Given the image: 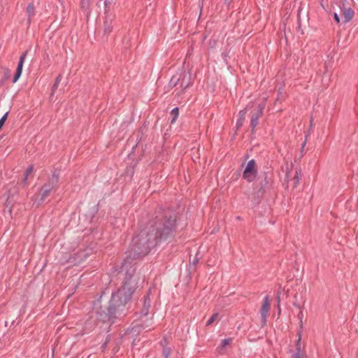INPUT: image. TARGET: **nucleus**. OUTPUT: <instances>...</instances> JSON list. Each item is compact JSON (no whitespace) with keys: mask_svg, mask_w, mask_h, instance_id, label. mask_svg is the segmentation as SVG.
<instances>
[{"mask_svg":"<svg viewBox=\"0 0 358 358\" xmlns=\"http://www.w3.org/2000/svg\"><path fill=\"white\" fill-rule=\"evenodd\" d=\"M176 224V218L170 217L164 223L155 228L150 227L143 229L133 239L134 252L139 256H144L157 243V240L166 241L171 236Z\"/></svg>","mask_w":358,"mask_h":358,"instance_id":"f257e3e1","label":"nucleus"},{"mask_svg":"<svg viewBox=\"0 0 358 358\" xmlns=\"http://www.w3.org/2000/svg\"><path fill=\"white\" fill-rule=\"evenodd\" d=\"M133 273L134 270L132 269L131 273H127L122 287L115 294L113 295L112 301L113 303H119L118 305H124L130 300L138 283V277L134 275Z\"/></svg>","mask_w":358,"mask_h":358,"instance_id":"f03ea898","label":"nucleus"},{"mask_svg":"<svg viewBox=\"0 0 358 358\" xmlns=\"http://www.w3.org/2000/svg\"><path fill=\"white\" fill-rule=\"evenodd\" d=\"M59 182V178L57 176L54 175L49 182L44 185L40 192L41 199L38 201V205H40L43 202L45 198H47L52 190H53L57 186Z\"/></svg>","mask_w":358,"mask_h":358,"instance_id":"7ed1b4c3","label":"nucleus"},{"mask_svg":"<svg viewBox=\"0 0 358 358\" xmlns=\"http://www.w3.org/2000/svg\"><path fill=\"white\" fill-rule=\"evenodd\" d=\"M257 169L254 159L249 161L243 171V177L248 182H252L257 176Z\"/></svg>","mask_w":358,"mask_h":358,"instance_id":"20e7f679","label":"nucleus"},{"mask_svg":"<svg viewBox=\"0 0 358 358\" xmlns=\"http://www.w3.org/2000/svg\"><path fill=\"white\" fill-rule=\"evenodd\" d=\"M270 309V302L268 296L264 297L262 306L261 308L260 313L264 324L266 322V320L268 315Z\"/></svg>","mask_w":358,"mask_h":358,"instance_id":"39448f33","label":"nucleus"},{"mask_svg":"<svg viewBox=\"0 0 358 358\" xmlns=\"http://www.w3.org/2000/svg\"><path fill=\"white\" fill-rule=\"evenodd\" d=\"M27 53V51H26L24 53H23L22 55L20 58V61H19V63H18V65L17 67L16 73L13 78V83H16L22 74L23 64L25 61V57H26Z\"/></svg>","mask_w":358,"mask_h":358,"instance_id":"423d86ee","label":"nucleus"},{"mask_svg":"<svg viewBox=\"0 0 358 358\" xmlns=\"http://www.w3.org/2000/svg\"><path fill=\"white\" fill-rule=\"evenodd\" d=\"M343 15L345 19V22H348L352 19L355 15V12L351 8H345L343 10Z\"/></svg>","mask_w":358,"mask_h":358,"instance_id":"0eeeda50","label":"nucleus"},{"mask_svg":"<svg viewBox=\"0 0 358 358\" xmlns=\"http://www.w3.org/2000/svg\"><path fill=\"white\" fill-rule=\"evenodd\" d=\"M27 13L28 15L29 20H30V19L33 17L36 13L34 3H31L28 5L27 8Z\"/></svg>","mask_w":358,"mask_h":358,"instance_id":"6e6552de","label":"nucleus"},{"mask_svg":"<svg viewBox=\"0 0 358 358\" xmlns=\"http://www.w3.org/2000/svg\"><path fill=\"white\" fill-rule=\"evenodd\" d=\"M300 339H301V337L299 336V339H298V343L296 344L297 352L294 355V358H306V355L301 351L300 344H299Z\"/></svg>","mask_w":358,"mask_h":358,"instance_id":"1a4fd4ad","label":"nucleus"},{"mask_svg":"<svg viewBox=\"0 0 358 358\" xmlns=\"http://www.w3.org/2000/svg\"><path fill=\"white\" fill-rule=\"evenodd\" d=\"M171 115L173 117L171 123L173 124L176 121V120H177V118L178 117V115H179V110H178V108H173L171 110Z\"/></svg>","mask_w":358,"mask_h":358,"instance_id":"9d476101","label":"nucleus"},{"mask_svg":"<svg viewBox=\"0 0 358 358\" xmlns=\"http://www.w3.org/2000/svg\"><path fill=\"white\" fill-rule=\"evenodd\" d=\"M260 116H261V115L258 114V113H256L252 115V120H251V126L253 128H255L257 125L258 120H259V118L260 117Z\"/></svg>","mask_w":358,"mask_h":358,"instance_id":"9b49d317","label":"nucleus"},{"mask_svg":"<svg viewBox=\"0 0 358 358\" xmlns=\"http://www.w3.org/2000/svg\"><path fill=\"white\" fill-rule=\"evenodd\" d=\"M62 75H59V76L56 78V79H55V83H54V85H53V87H52V94H53L55 92L56 90L57 89V87H58V86H59V83H60V82H61V80H62Z\"/></svg>","mask_w":358,"mask_h":358,"instance_id":"f8f14e48","label":"nucleus"},{"mask_svg":"<svg viewBox=\"0 0 358 358\" xmlns=\"http://www.w3.org/2000/svg\"><path fill=\"white\" fill-rule=\"evenodd\" d=\"M34 168L32 166H29L26 171L24 172V178L23 179V182H26L27 180L28 179L29 176H30L33 172Z\"/></svg>","mask_w":358,"mask_h":358,"instance_id":"ddd939ff","label":"nucleus"},{"mask_svg":"<svg viewBox=\"0 0 358 358\" xmlns=\"http://www.w3.org/2000/svg\"><path fill=\"white\" fill-rule=\"evenodd\" d=\"M218 316H219V315L217 313H214L211 316V317L207 321L206 325L209 326V325L212 324L215 320H217L218 319Z\"/></svg>","mask_w":358,"mask_h":358,"instance_id":"4468645a","label":"nucleus"},{"mask_svg":"<svg viewBox=\"0 0 358 358\" xmlns=\"http://www.w3.org/2000/svg\"><path fill=\"white\" fill-rule=\"evenodd\" d=\"M300 180H301V175L298 171H296V173L294 177V187H296L298 185Z\"/></svg>","mask_w":358,"mask_h":358,"instance_id":"2eb2a0df","label":"nucleus"},{"mask_svg":"<svg viewBox=\"0 0 358 358\" xmlns=\"http://www.w3.org/2000/svg\"><path fill=\"white\" fill-rule=\"evenodd\" d=\"M231 338L224 339L223 341H222L220 346L219 348L223 349L227 345H229L231 343Z\"/></svg>","mask_w":358,"mask_h":358,"instance_id":"dca6fc26","label":"nucleus"},{"mask_svg":"<svg viewBox=\"0 0 358 358\" xmlns=\"http://www.w3.org/2000/svg\"><path fill=\"white\" fill-rule=\"evenodd\" d=\"M245 114H246V110H243L239 112L240 119H239V120L238 122V125L241 124V121L245 117Z\"/></svg>","mask_w":358,"mask_h":358,"instance_id":"f3484780","label":"nucleus"},{"mask_svg":"<svg viewBox=\"0 0 358 358\" xmlns=\"http://www.w3.org/2000/svg\"><path fill=\"white\" fill-rule=\"evenodd\" d=\"M7 117H8V113H6V114H4V115L1 118L0 120V129L2 128V127L3 126L6 119H7Z\"/></svg>","mask_w":358,"mask_h":358,"instance_id":"a211bd4d","label":"nucleus"},{"mask_svg":"<svg viewBox=\"0 0 358 358\" xmlns=\"http://www.w3.org/2000/svg\"><path fill=\"white\" fill-rule=\"evenodd\" d=\"M303 311H302L301 308H300L299 313V314H298V318H299V322H300V326H301V327H302V320H303Z\"/></svg>","mask_w":358,"mask_h":358,"instance_id":"6ab92c4d","label":"nucleus"},{"mask_svg":"<svg viewBox=\"0 0 358 358\" xmlns=\"http://www.w3.org/2000/svg\"><path fill=\"white\" fill-rule=\"evenodd\" d=\"M171 349L169 348H164V355L165 358H168L169 355L171 354Z\"/></svg>","mask_w":358,"mask_h":358,"instance_id":"aec40b11","label":"nucleus"},{"mask_svg":"<svg viewBox=\"0 0 358 358\" xmlns=\"http://www.w3.org/2000/svg\"><path fill=\"white\" fill-rule=\"evenodd\" d=\"M264 108V104L259 105V112L257 113L260 114L262 115Z\"/></svg>","mask_w":358,"mask_h":358,"instance_id":"412c9836","label":"nucleus"},{"mask_svg":"<svg viewBox=\"0 0 358 358\" xmlns=\"http://www.w3.org/2000/svg\"><path fill=\"white\" fill-rule=\"evenodd\" d=\"M334 17L335 20L336 21V22L339 23L340 19H339L338 14L334 13Z\"/></svg>","mask_w":358,"mask_h":358,"instance_id":"4be33fe9","label":"nucleus"},{"mask_svg":"<svg viewBox=\"0 0 358 358\" xmlns=\"http://www.w3.org/2000/svg\"><path fill=\"white\" fill-rule=\"evenodd\" d=\"M305 145H306V142H304V143H303V147H304V146H305Z\"/></svg>","mask_w":358,"mask_h":358,"instance_id":"5701e85b","label":"nucleus"},{"mask_svg":"<svg viewBox=\"0 0 358 358\" xmlns=\"http://www.w3.org/2000/svg\"><path fill=\"white\" fill-rule=\"evenodd\" d=\"M106 1H107V0H105V4H106Z\"/></svg>","mask_w":358,"mask_h":358,"instance_id":"b1692460","label":"nucleus"}]
</instances>
